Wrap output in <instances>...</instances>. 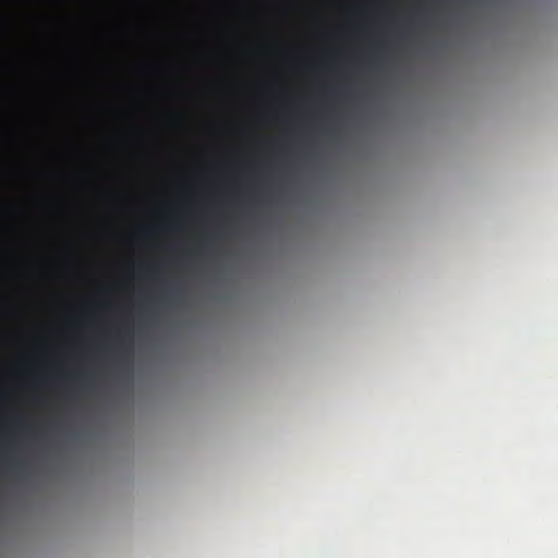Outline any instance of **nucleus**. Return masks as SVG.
Instances as JSON below:
<instances>
[{"label":"nucleus","mask_w":558,"mask_h":558,"mask_svg":"<svg viewBox=\"0 0 558 558\" xmlns=\"http://www.w3.org/2000/svg\"><path fill=\"white\" fill-rule=\"evenodd\" d=\"M119 336L121 338L122 343L124 342V339L129 338L130 331H129V328L126 325L124 326V328L121 331H119Z\"/></svg>","instance_id":"obj_2"},{"label":"nucleus","mask_w":558,"mask_h":558,"mask_svg":"<svg viewBox=\"0 0 558 558\" xmlns=\"http://www.w3.org/2000/svg\"><path fill=\"white\" fill-rule=\"evenodd\" d=\"M151 272H153V268L151 267L143 268V269H141L140 275L142 277H150Z\"/></svg>","instance_id":"obj_3"},{"label":"nucleus","mask_w":558,"mask_h":558,"mask_svg":"<svg viewBox=\"0 0 558 558\" xmlns=\"http://www.w3.org/2000/svg\"><path fill=\"white\" fill-rule=\"evenodd\" d=\"M15 425H16L17 427H23V424H22V422H21V421H15Z\"/></svg>","instance_id":"obj_4"},{"label":"nucleus","mask_w":558,"mask_h":558,"mask_svg":"<svg viewBox=\"0 0 558 558\" xmlns=\"http://www.w3.org/2000/svg\"><path fill=\"white\" fill-rule=\"evenodd\" d=\"M70 378H71L72 383L80 385V386H84L85 384L88 383V379H89L88 375L83 374V373L75 374V375L71 376Z\"/></svg>","instance_id":"obj_1"}]
</instances>
